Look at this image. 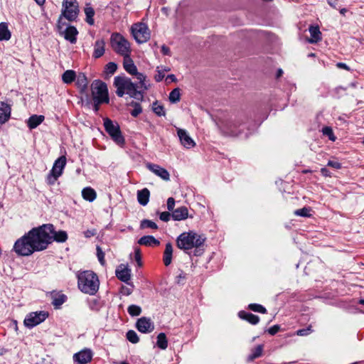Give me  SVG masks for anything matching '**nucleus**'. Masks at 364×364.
Instances as JSON below:
<instances>
[{
    "instance_id": "obj_2",
    "label": "nucleus",
    "mask_w": 364,
    "mask_h": 364,
    "mask_svg": "<svg viewBox=\"0 0 364 364\" xmlns=\"http://www.w3.org/2000/svg\"><path fill=\"white\" fill-rule=\"evenodd\" d=\"M205 241V238L194 231L184 232L179 235L176 239L177 247L188 252L195 248L194 255L200 256L203 254V250L200 248Z\"/></svg>"
},
{
    "instance_id": "obj_17",
    "label": "nucleus",
    "mask_w": 364,
    "mask_h": 364,
    "mask_svg": "<svg viewBox=\"0 0 364 364\" xmlns=\"http://www.w3.org/2000/svg\"><path fill=\"white\" fill-rule=\"evenodd\" d=\"M92 358V353L90 349H84L73 356L74 360L80 364H87L91 361Z\"/></svg>"
},
{
    "instance_id": "obj_25",
    "label": "nucleus",
    "mask_w": 364,
    "mask_h": 364,
    "mask_svg": "<svg viewBox=\"0 0 364 364\" xmlns=\"http://www.w3.org/2000/svg\"><path fill=\"white\" fill-rule=\"evenodd\" d=\"M43 115L33 114L27 120V125L30 129H33L40 125L44 120Z\"/></svg>"
},
{
    "instance_id": "obj_45",
    "label": "nucleus",
    "mask_w": 364,
    "mask_h": 364,
    "mask_svg": "<svg viewBox=\"0 0 364 364\" xmlns=\"http://www.w3.org/2000/svg\"><path fill=\"white\" fill-rule=\"evenodd\" d=\"M130 105L134 107V109L131 112V114L133 117H136L140 113H141L142 108L139 103L133 101L130 103Z\"/></svg>"
},
{
    "instance_id": "obj_6",
    "label": "nucleus",
    "mask_w": 364,
    "mask_h": 364,
    "mask_svg": "<svg viewBox=\"0 0 364 364\" xmlns=\"http://www.w3.org/2000/svg\"><path fill=\"white\" fill-rule=\"evenodd\" d=\"M92 96L94 102L98 103H108V90L107 85L100 81L95 80L91 84Z\"/></svg>"
},
{
    "instance_id": "obj_8",
    "label": "nucleus",
    "mask_w": 364,
    "mask_h": 364,
    "mask_svg": "<svg viewBox=\"0 0 364 364\" xmlns=\"http://www.w3.org/2000/svg\"><path fill=\"white\" fill-rule=\"evenodd\" d=\"M66 161L65 156H61L55 161L53 168L46 178L48 184L53 185L58 178L63 174V169L66 165Z\"/></svg>"
},
{
    "instance_id": "obj_9",
    "label": "nucleus",
    "mask_w": 364,
    "mask_h": 364,
    "mask_svg": "<svg viewBox=\"0 0 364 364\" xmlns=\"http://www.w3.org/2000/svg\"><path fill=\"white\" fill-rule=\"evenodd\" d=\"M131 31L133 37L138 43H144L150 38L149 29L146 24L137 23L132 26Z\"/></svg>"
},
{
    "instance_id": "obj_3",
    "label": "nucleus",
    "mask_w": 364,
    "mask_h": 364,
    "mask_svg": "<svg viewBox=\"0 0 364 364\" xmlns=\"http://www.w3.org/2000/svg\"><path fill=\"white\" fill-rule=\"evenodd\" d=\"M78 288L81 291L94 295L99 289L100 282L97 275L92 271H83L77 275Z\"/></svg>"
},
{
    "instance_id": "obj_39",
    "label": "nucleus",
    "mask_w": 364,
    "mask_h": 364,
    "mask_svg": "<svg viewBox=\"0 0 364 364\" xmlns=\"http://www.w3.org/2000/svg\"><path fill=\"white\" fill-rule=\"evenodd\" d=\"M140 228L141 229L151 228L156 230L158 229V225L154 221L145 219L141 221Z\"/></svg>"
},
{
    "instance_id": "obj_27",
    "label": "nucleus",
    "mask_w": 364,
    "mask_h": 364,
    "mask_svg": "<svg viewBox=\"0 0 364 364\" xmlns=\"http://www.w3.org/2000/svg\"><path fill=\"white\" fill-rule=\"evenodd\" d=\"M238 316L240 318L247 321L251 324L255 325L259 321V316L245 311H240Z\"/></svg>"
},
{
    "instance_id": "obj_46",
    "label": "nucleus",
    "mask_w": 364,
    "mask_h": 364,
    "mask_svg": "<svg viewBox=\"0 0 364 364\" xmlns=\"http://www.w3.org/2000/svg\"><path fill=\"white\" fill-rule=\"evenodd\" d=\"M323 134L328 136V139L334 141L336 139V137L334 136L332 129L330 127H325L322 129Z\"/></svg>"
},
{
    "instance_id": "obj_53",
    "label": "nucleus",
    "mask_w": 364,
    "mask_h": 364,
    "mask_svg": "<svg viewBox=\"0 0 364 364\" xmlns=\"http://www.w3.org/2000/svg\"><path fill=\"white\" fill-rule=\"evenodd\" d=\"M134 257H135V260L137 262L139 266H141V250L138 247H136L134 249Z\"/></svg>"
},
{
    "instance_id": "obj_28",
    "label": "nucleus",
    "mask_w": 364,
    "mask_h": 364,
    "mask_svg": "<svg viewBox=\"0 0 364 364\" xmlns=\"http://www.w3.org/2000/svg\"><path fill=\"white\" fill-rule=\"evenodd\" d=\"M82 196L83 199L89 202L94 201L97 198L96 191L91 187L84 188L82 191Z\"/></svg>"
},
{
    "instance_id": "obj_23",
    "label": "nucleus",
    "mask_w": 364,
    "mask_h": 364,
    "mask_svg": "<svg viewBox=\"0 0 364 364\" xmlns=\"http://www.w3.org/2000/svg\"><path fill=\"white\" fill-rule=\"evenodd\" d=\"M311 34V38L309 42L311 43H316L321 40V33L318 26H310L309 28Z\"/></svg>"
},
{
    "instance_id": "obj_55",
    "label": "nucleus",
    "mask_w": 364,
    "mask_h": 364,
    "mask_svg": "<svg viewBox=\"0 0 364 364\" xmlns=\"http://www.w3.org/2000/svg\"><path fill=\"white\" fill-rule=\"evenodd\" d=\"M311 332V329L310 327L305 329H299L297 331L296 334L300 336H304L309 334Z\"/></svg>"
},
{
    "instance_id": "obj_12",
    "label": "nucleus",
    "mask_w": 364,
    "mask_h": 364,
    "mask_svg": "<svg viewBox=\"0 0 364 364\" xmlns=\"http://www.w3.org/2000/svg\"><path fill=\"white\" fill-rule=\"evenodd\" d=\"M48 316V312L44 311L31 312L26 316L23 323L26 327L31 328L44 321Z\"/></svg>"
},
{
    "instance_id": "obj_51",
    "label": "nucleus",
    "mask_w": 364,
    "mask_h": 364,
    "mask_svg": "<svg viewBox=\"0 0 364 364\" xmlns=\"http://www.w3.org/2000/svg\"><path fill=\"white\" fill-rule=\"evenodd\" d=\"M97 255L99 262L102 264H105V254L99 246L97 247Z\"/></svg>"
},
{
    "instance_id": "obj_18",
    "label": "nucleus",
    "mask_w": 364,
    "mask_h": 364,
    "mask_svg": "<svg viewBox=\"0 0 364 364\" xmlns=\"http://www.w3.org/2000/svg\"><path fill=\"white\" fill-rule=\"evenodd\" d=\"M78 33L77 28L73 26H68L60 34L63 36L65 40L70 41L71 43H75L77 41L76 36Z\"/></svg>"
},
{
    "instance_id": "obj_42",
    "label": "nucleus",
    "mask_w": 364,
    "mask_h": 364,
    "mask_svg": "<svg viewBox=\"0 0 364 364\" xmlns=\"http://www.w3.org/2000/svg\"><path fill=\"white\" fill-rule=\"evenodd\" d=\"M152 109L154 113L159 117L165 116L166 114L164 107L159 105L158 102H155L153 103Z\"/></svg>"
},
{
    "instance_id": "obj_30",
    "label": "nucleus",
    "mask_w": 364,
    "mask_h": 364,
    "mask_svg": "<svg viewBox=\"0 0 364 364\" xmlns=\"http://www.w3.org/2000/svg\"><path fill=\"white\" fill-rule=\"evenodd\" d=\"M11 38V33L6 23H0V41H8Z\"/></svg>"
},
{
    "instance_id": "obj_11",
    "label": "nucleus",
    "mask_w": 364,
    "mask_h": 364,
    "mask_svg": "<svg viewBox=\"0 0 364 364\" xmlns=\"http://www.w3.org/2000/svg\"><path fill=\"white\" fill-rule=\"evenodd\" d=\"M104 127L106 132L117 144H122L124 143V138L117 124H114L111 119L106 118L104 119Z\"/></svg>"
},
{
    "instance_id": "obj_38",
    "label": "nucleus",
    "mask_w": 364,
    "mask_h": 364,
    "mask_svg": "<svg viewBox=\"0 0 364 364\" xmlns=\"http://www.w3.org/2000/svg\"><path fill=\"white\" fill-rule=\"evenodd\" d=\"M77 85L82 90H84L87 87V80L84 74H80L77 77Z\"/></svg>"
},
{
    "instance_id": "obj_35",
    "label": "nucleus",
    "mask_w": 364,
    "mask_h": 364,
    "mask_svg": "<svg viewBox=\"0 0 364 364\" xmlns=\"http://www.w3.org/2000/svg\"><path fill=\"white\" fill-rule=\"evenodd\" d=\"M85 14L86 15V21L90 25L94 24L93 16L95 15V11L91 6H87L85 9Z\"/></svg>"
},
{
    "instance_id": "obj_24",
    "label": "nucleus",
    "mask_w": 364,
    "mask_h": 364,
    "mask_svg": "<svg viewBox=\"0 0 364 364\" xmlns=\"http://www.w3.org/2000/svg\"><path fill=\"white\" fill-rule=\"evenodd\" d=\"M138 244L140 245L151 247V246H158L160 244V242L158 240H156L154 236L146 235V236L141 237L138 240Z\"/></svg>"
},
{
    "instance_id": "obj_14",
    "label": "nucleus",
    "mask_w": 364,
    "mask_h": 364,
    "mask_svg": "<svg viewBox=\"0 0 364 364\" xmlns=\"http://www.w3.org/2000/svg\"><path fill=\"white\" fill-rule=\"evenodd\" d=\"M177 134L179 138L181 144L186 149H191L196 146V142L189 136L186 130L178 128Z\"/></svg>"
},
{
    "instance_id": "obj_5",
    "label": "nucleus",
    "mask_w": 364,
    "mask_h": 364,
    "mask_svg": "<svg viewBox=\"0 0 364 364\" xmlns=\"http://www.w3.org/2000/svg\"><path fill=\"white\" fill-rule=\"evenodd\" d=\"M112 49L122 57L131 55L132 49L129 41L119 33H113L110 36Z\"/></svg>"
},
{
    "instance_id": "obj_21",
    "label": "nucleus",
    "mask_w": 364,
    "mask_h": 364,
    "mask_svg": "<svg viewBox=\"0 0 364 364\" xmlns=\"http://www.w3.org/2000/svg\"><path fill=\"white\" fill-rule=\"evenodd\" d=\"M105 51V42L103 39H98L95 41L94 46L93 57L99 58L102 57Z\"/></svg>"
},
{
    "instance_id": "obj_20",
    "label": "nucleus",
    "mask_w": 364,
    "mask_h": 364,
    "mask_svg": "<svg viewBox=\"0 0 364 364\" xmlns=\"http://www.w3.org/2000/svg\"><path fill=\"white\" fill-rule=\"evenodd\" d=\"M172 218L174 220L180 221L188 217V210L186 206H181L175 209L172 213Z\"/></svg>"
},
{
    "instance_id": "obj_41",
    "label": "nucleus",
    "mask_w": 364,
    "mask_h": 364,
    "mask_svg": "<svg viewBox=\"0 0 364 364\" xmlns=\"http://www.w3.org/2000/svg\"><path fill=\"white\" fill-rule=\"evenodd\" d=\"M311 209L309 207H304L301 209H297L294 211V215L301 217H310Z\"/></svg>"
},
{
    "instance_id": "obj_50",
    "label": "nucleus",
    "mask_w": 364,
    "mask_h": 364,
    "mask_svg": "<svg viewBox=\"0 0 364 364\" xmlns=\"http://www.w3.org/2000/svg\"><path fill=\"white\" fill-rule=\"evenodd\" d=\"M130 287H122L121 289V293L124 295L129 296L133 291L134 286L131 284H129Z\"/></svg>"
},
{
    "instance_id": "obj_7",
    "label": "nucleus",
    "mask_w": 364,
    "mask_h": 364,
    "mask_svg": "<svg viewBox=\"0 0 364 364\" xmlns=\"http://www.w3.org/2000/svg\"><path fill=\"white\" fill-rule=\"evenodd\" d=\"M13 250L19 256H30L36 252L27 233L18 239L14 245Z\"/></svg>"
},
{
    "instance_id": "obj_56",
    "label": "nucleus",
    "mask_w": 364,
    "mask_h": 364,
    "mask_svg": "<svg viewBox=\"0 0 364 364\" xmlns=\"http://www.w3.org/2000/svg\"><path fill=\"white\" fill-rule=\"evenodd\" d=\"M280 329V326L279 325H274L269 328L267 331L270 335H274L276 334Z\"/></svg>"
},
{
    "instance_id": "obj_64",
    "label": "nucleus",
    "mask_w": 364,
    "mask_h": 364,
    "mask_svg": "<svg viewBox=\"0 0 364 364\" xmlns=\"http://www.w3.org/2000/svg\"><path fill=\"white\" fill-rule=\"evenodd\" d=\"M321 172L322 173V174L323 176H329L328 171L326 168H322L321 169Z\"/></svg>"
},
{
    "instance_id": "obj_59",
    "label": "nucleus",
    "mask_w": 364,
    "mask_h": 364,
    "mask_svg": "<svg viewBox=\"0 0 364 364\" xmlns=\"http://www.w3.org/2000/svg\"><path fill=\"white\" fill-rule=\"evenodd\" d=\"M161 52L165 55H171V50L168 47L165 45L161 46Z\"/></svg>"
},
{
    "instance_id": "obj_37",
    "label": "nucleus",
    "mask_w": 364,
    "mask_h": 364,
    "mask_svg": "<svg viewBox=\"0 0 364 364\" xmlns=\"http://www.w3.org/2000/svg\"><path fill=\"white\" fill-rule=\"evenodd\" d=\"M169 101L171 103H176L180 101L181 99V93L179 88L173 89L169 94Z\"/></svg>"
},
{
    "instance_id": "obj_15",
    "label": "nucleus",
    "mask_w": 364,
    "mask_h": 364,
    "mask_svg": "<svg viewBox=\"0 0 364 364\" xmlns=\"http://www.w3.org/2000/svg\"><path fill=\"white\" fill-rule=\"evenodd\" d=\"M147 168L156 174L157 176L160 177L164 181H168L170 180V174L168 171L164 168L154 164H147Z\"/></svg>"
},
{
    "instance_id": "obj_26",
    "label": "nucleus",
    "mask_w": 364,
    "mask_h": 364,
    "mask_svg": "<svg viewBox=\"0 0 364 364\" xmlns=\"http://www.w3.org/2000/svg\"><path fill=\"white\" fill-rule=\"evenodd\" d=\"M150 192L145 188L137 192V200L140 205H146L149 201Z\"/></svg>"
},
{
    "instance_id": "obj_32",
    "label": "nucleus",
    "mask_w": 364,
    "mask_h": 364,
    "mask_svg": "<svg viewBox=\"0 0 364 364\" xmlns=\"http://www.w3.org/2000/svg\"><path fill=\"white\" fill-rule=\"evenodd\" d=\"M53 241L55 240L59 242H65L68 239V235L65 231H58L55 232L53 229V232H52Z\"/></svg>"
},
{
    "instance_id": "obj_47",
    "label": "nucleus",
    "mask_w": 364,
    "mask_h": 364,
    "mask_svg": "<svg viewBox=\"0 0 364 364\" xmlns=\"http://www.w3.org/2000/svg\"><path fill=\"white\" fill-rule=\"evenodd\" d=\"M249 309L253 311L259 312L262 314H264L267 311L266 309L263 306L257 304H250Z\"/></svg>"
},
{
    "instance_id": "obj_52",
    "label": "nucleus",
    "mask_w": 364,
    "mask_h": 364,
    "mask_svg": "<svg viewBox=\"0 0 364 364\" xmlns=\"http://www.w3.org/2000/svg\"><path fill=\"white\" fill-rule=\"evenodd\" d=\"M171 217L172 218L171 214L169 212L166 211L161 213L159 215L160 220H161L164 222L169 221Z\"/></svg>"
},
{
    "instance_id": "obj_48",
    "label": "nucleus",
    "mask_w": 364,
    "mask_h": 364,
    "mask_svg": "<svg viewBox=\"0 0 364 364\" xmlns=\"http://www.w3.org/2000/svg\"><path fill=\"white\" fill-rule=\"evenodd\" d=\"M156 72H157V73L154 76V78L156 82H161L165 76V74L164 73V70H162V66L161 67L158 66L156 68Z\"/></svg>"
},
{
    "instance_id": "obj_60",
    "label": "nucleus",
    "mask_w": 364,
    "mask_h": 364,
    "mask_svg": "<svg viewBox=\"0 0 364 364\" xmlns=\"http://www.w3.org/2000/svg\"><path fill=\"white\" fill-rule=\"evenodd\" d=\"M134 75L136 76L137 80L140 82H143L145 80V76L142 73H138L136 71V73H135Z\"/></svg>"
},
{
    "instance_id": "obj_44",
    "label": "nucleus",
    "mask_w": 364,
    "mask_h": 364,
    "mask_svg": "<svg viewBox=\"0 0 364 364\" xmlns=\"http://www.w3.org/2000/svg\"><path fill=\"white\" fill-rule=\"evenodd\" d=\"M127 340L132 343H137L139 341V336L133 330H129L127 333Z\"/></svg>"
},
{
    "instance_id": "obj_31",
    "label": "nucleus",
    "mask_w": 364,
    "mask_h": 364,
    "mask_svg": "<svg viewBox=\"0 0 364 364\" xmlns=\"http://www.w3.org/2000/svg\"><path fill=\"white\" fill-rule=\"evenodd\" d=\"M76 77V74L74 70H68L62 75V80L63 82L66 84H70L73 82Z\"/></svg>"
},
{
    "instance_id": "obj_40",
    "label": "nucleus",
    "mask_w": 364,
    "mask_h": 364,
    "mask_svg": "<svg viewBox=\"0 0 364 364\" xmlns=\"http://www.w3.org/2000/svg\"><path fill=\"white\" fill-rule=\"evenodd\" d=\"M127 311L130 316H137L141 314V309L139 306L132 304L128 307Z\"/></svg>"
},
{
    "instance_id": "obj_36",
    "label": "nucleus",
    "mask_w": 364,
    "mask_h": 364,
    "mask_svg": "<svg viewBox=\"0 0 364 364\" xmlns=\"http://www.w3.org/2000/svg\"><path fill=\"white\" fill-rule=\"evenodd\" d=\"M263 350V346L258 345L255 348L252 350V353L248 356V360L252 361L262 355Z\"/></svg>"
},
{
    "instance_id": "obj_13",
    "label": "nucleus",
    "mask_w": 364,
    "mask_h": 364,
    "mask_svg": "<svg viewBox=\"0 0 364 364\" xmlns=\"http://www.w3.org/2000/svg\"><path fill=\"white\" fill-rule=\"evenodd\" d=\"M137 330L143 333H149L154 330V323L151 318L141 317L136 323Z\"/></svg>"
},
{
    "instance_id": "obj_54",
    "label": "nucleus",
    "mask_w": 364,
    "mask_h": 364,
    "mask_svg": "<svg viewBox=\"0 0 364 364\" xmlns=\"http://www.w3.org/2000/svg\"><path fill=\"white\" fill-rule=\"evenodd\" d=\"M175 206V200L173 198H168L167 200V208L169 211H173Z\"/></svg>"
},
{
    "instance_id": "obj_34",
    "label": "nucleus",
    "mask_w": 364,
    "mask_h": 364,
    "mask_svg": "<svg viewBox=\"0 0 364 364\" xmlns=\"http://www.w3.org/2000/svg\"><path fill=\"white\" fill-rule=\"evenodd\" d=\"M156 345L159 348L162 350H165L167 348L168 341L164 333H160L158 335Z\"/></svg>"
},
{
    "instance_id": "obj_29",
    "label": "nucleus",
    "mask_w": 364,
    "mask_h": 364,
    "mask_svg": "<svg viewBox=\"0 0 364 364\" xmlns=\"http://www.w3.org/2000/svg\"><path fill=\"white\" fill-rule=\"evenodd\" d=\"M173 255V247L171 243L166 245V248L164 252V263L166 266H168L171 263Z\"/></svg>"
},
{
    "instance_id": "obj_1",
    "label": "nucleus",
    "mask_w": 364,
    "mask_h": 364,
    "mask_svg": "<svg viewBox=\"0 0 364 364\" xmlns=\"http://www.w3.org/2000/svg\"><path fill=\"white\" fill-rule=\"evenodd\" d=\"M53 225L46 224L38 228H34L27 232L36 252L46 250L53 242Z\"/></svg>"
},
{
    "instance_id": "obj_62",
    "label": "nucleus",
    "mask_w": 364,
    "mask_h": 364,
    "mask_svg": "<svg viewBox=\"0 0 364 364\" xmlns=\"http://www.w3.org/2000/svg\"><path fill=\"white\" fill-rule=\"evenodd\" d=\"M166 80H170L171 82H176V77L173 74H171V75H168L166 77Z\"/></svg>"
},
{
    "instance_id": "obj_49",
    "label": "nucleus",
    "mask_w": 364,
    "mask_h": 364,
    "mask_svg": "<svg viewBox=\"0 0 364 364\" xmlns=\"http://www.w3.org/2000/svg\"><path fill=\"white\" fill-rule=\"evenodd\" d=\"M63 16H62V14H60L59 18H58V24H57V28L58 29V31L59 33H62L64 30V27L66 26L67 27V24L66 23L63 21Z\"/></svg>"
},
{
    "instance_id": "obj_57",
    "label": "nucleus",
    "mask_w": 364,
    "mask_h": 364,
    "mask_svg": "<svg viewBox=\"0 0 364 364\" xmlns=\"http://www.w3.org/2000/svg\"><path fill=\"white\" fill-rule=\"evenodd\" d=\"M328 166H331V167H333V168H334L336 169H339L341 167V164L339 162H338V161H329L328 162Z\"/></svg>"
},
{
    "instance_id": "obj_4",
    "label": "nucleus",
    "mask_w": 364,
    "mask_h": 364,
    "mask_svg": "<svg viewBox=\"0 0 364 364\" xmlns=\"http://www.w3.org/2000/svg\"><path fill=\"white\" fill-rule=\"evenodd\" d=\"M114 85L117 88L116 93L119 97H123L126 93L131 97L137 98V95H140V92L137 91L136 85L128 77L116 76Z\"/></svg>"
},
{
    "instance_id": "obj_58",
    "label": "nucleus",
    "mask_w": 364,
    "mask_h": 364,
    "mask_svg": "<svg viewBox=\"0 0 364 364\" xmlns=\"http://www.w3.org/2000/svg\"><path fill=\"white\" fill-rule=\"evenodd\" d=\"M95 235H96L95 230H87L85 232H84V235L85 237H91Z\"/></svg>"
},
{
    "instance_id": "obj_22",
    "label": "nucleus",
    "mask_w": 364,
    "mask_h": 364,
    "mask_svg": "<svg viewBox=\"0 0 364 364\" xmlns=\"http://www.w3.org/2000/svg\"><path fill=\"white\" fill-rule=\"evenodd\" d=\"M123 66L124 70L130 75L136 73L137 68L134 65V61L130 58V55L124 56Z\"/></svg>"
},
{
    "instance_id": "obj_33",
    "label": "nucleus",
    "mask_w": 364,
    "mask_h": 364,
    "mask_svg": "<svg viewBox=\"0 0 364 364\" xmlns=\"http://www.w3.org/2000/svg\"><path fill=\"white\" fill-rule=\"evenodd\" d=\"M67 296L65 294H55L53 297L52 304L55 309L60 308V306L65 302Z\"/></svg>"
},
{
    "instance_id": "obj_43",
    "label": "nucleus",
    "mask_w": 364,
    "mask_h": 364,
    "mask_svg": "<svg viewBox=\"0 0 364 364\" xmlns=\"http://www.w3.org/2000/svg\"><path fill=\"white\" fill-rule=\"evenodd\" d=\"M117 69V65L115 63L109 62L106 65L105 73L108 75H112Z\"/></svg>"
},
{
    "instance_id": "obj_63",
    "label": "nucleus",
    "mask_w": 364,
    "mask_h": 364,
    "mask_svg": "<svg viewBox=\"0 0 364 364\" xmlns=\"http://www.w3.org/2000/svg\"><path fill=\"white\" fill-rule=\"evenodd\" d=\"M338 0H328V4L333 8H336V4Z\"/></svg>"
},
{
    "instance_id": "obj_19",
    "label": "nucleus",
    "mask_w": 364,
    "mask_h": 364,
    "mask_svg": "<svg viewBox=\"0 0 364 364\" xmlns=\"http://www.w3.org/2000/svg\"><path fill=\"white\" fill-rule=\"evenodd\" d=\"M11 116V107L4 102H0V124L6 122Z\"/></svg>"
},
{
    "instance_id": "obj_10",
    "label": "nucleus",
    "mask_w": 364,
    "mask_h": 364,
    "mask_svg": "<svg viewBox=\"0 0 364 364\" xmlns=\"http://www.w3.org/2000/svg\"><path fill=\"white\" fill-rule=\"evenodd\" d=\"M79 14L78 4L76 0H63L61 14L69 21H75Z\"/></svg>"
},
{
    "instance_id": "obj_16",
    "label": "nucleus",
    "mask_w": 364,
    "mask_h": 364,
    "mask_svg": "<svg viewBox=\"0 0 364 364\" xmlns=\"http://www.w3.org/2000/svg\"><path fill=\"white\" fill-rule=\"evenodd\" d=\"M115 272L117 277L119 280L129 284V281L131 278V269L129 268L128 266L122 264L117 267Z\"/></svg>"
},
{
    "instance_id": "obj_61",
    "label": "nucleus",
    "mask_w": 364,
    "mask_h": 364,
    "mask_svg": "<svg viewBox=\"0 0 364 364\" xmlns=\"http://www.w3.org/2000/svg\"><path fill=\"white\" fill-rule=\"evenodd\" d=\"M336 66L341 69H345L346 70H350V68L344 63H338L336 64Z\"/></svg>"
}]
</instances>
